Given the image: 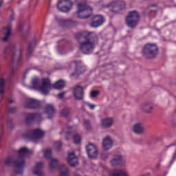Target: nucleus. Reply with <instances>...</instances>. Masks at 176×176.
Instances as JSON below:
<instances>
[{
	"label": "nucleus",
	"instance_id": "0eeeda50",
	"mask_svg": "<svg viewBox=\"0 0 176 176\" xmlns=\"http://www.w3.org/2000/svg\"><path fill=\"white\" fill-rule=\"evenodd\" d=\"M16 47V45L15 43L11 44L8 47L7 52H12V53H13L12 57V61H14V63H19V61L21 60V50L15 52Z\"/></svg>",
	"mask_w": 176,
	"mask_h": 176
},
{
	"label": "nucleus",
	"instance_id": "37998d69",
	"mask_svg": "<svg viewBox=\"0 0 176 176\" xmlns=\"http://www.w3.org/2000/svg\"><path fill=\"white\" fill-rule=\"evenodd\" d=\"M108 157V154H102V159H107Z\"/></svg>",
	"mask_w": 176,
	"mask_h": 176
},
{
	"label": "nucleus",
	"instance_id": "a18cd8bd",
	"mask_svg": "<svg viewBox=\"0 0 176 176\" xmlns=\"http://www.w3.org/2000/svg\"><path fill=\"white\" fill-rule=\"evenodd\" d=\"M153 7H156V4H153L148 6V8H153Z\"/></svg>",
	"mask_w": 176,
	"mask_h": 176
},
{
	"label": "nucleus",
	"instance_id": "2f4dec72",
	"mask_svg": "<svg viewBox=\"0 0 176 176\" xmlns=\"http://www.w3.org/2000/svg\"><path fill=\"white\" fill-rule=\"evenodd\" d=\"M44 156L46 159H52V150L47 149L44 151Z\"/></svg>",
	"mask_w": 176,
	"mask_h": 176
},
{
	"label": "nucleus",
	"instance_id": "4c0bfd02",
	"mask_svg": "<svg viewBox=\"0 0 176 176\" xmlns=\"http://www.w3.org/2000/svg\"><path fill=\"white\" fill-rule=\"evenodd\" d=\"M63 144L61 142H56L54 147L56 148V151H60L61 149V146Z\"/></svg>",
	"mask_w": 176,
	"mask_h": 176
},
{
	"label": "nucleus",
	"instance_id": "c03bdc74",
	"mask_svg": "<svg viewBox=\"0 0 176 176\" xmlns=\"http://www.w3.org/2000/svg\"><path fill=\"white\" fill-rule=\"evenodd\" d=\"M8 102H9V104H13V102H14V100L10 99V100H8Z\"/></svg>",
	"mask_w": 176,
	"mask_h": 176
},
{
	"label": "nucleus",
	"instance_id": "473e14b6",
	"mask_svg": "<svg viewBox=\"0 0 176 176\" xmlns=\"http://www.w3.org/2000/svg\"><path fill=\"white\" fill-rule=\"evenodd\" d=\"M118 10H122L126 6V3L124 1H118Z\"/></svg>",
	"mask_w": 176,
	"mask_h": 176
},
{
	"label": "nucleus",
	"instance_id": "5701e85b",
	"mask_svg": "<svg viewBox=\"0 0 176 176\" xmlns=\"http://www.w3.org/2000/svg\"><path fill=\"white\" fill-rule=\"evenodd\" d=\"M38 119H41V113H28L25 115L26 123L34 122V120H36Z\"/></svg>",
	"mask_w": 176,
	"mask_h": 176
},
{
	"label": "nucleus",
	"instance_id": "f8f14e48",
	"mask_svg": "<svg viewBox=\"0 0 176 176\" xmlns=\"http://www.w3.org/2000/svg\"><path fill=\"white\" fill-rule=\"evenodd\" d=\"M85 87L77 85L73 88V95L76 100H83Z\"/></svg>",
	"mask_w": 176,
	"mask_h": 176
},
{
	"label": "nucleus",
	"instance_id": "412c9836",
	"mask_svg": "<svg viewBox=\"0 0 176 176\" xmlns=\"http://www.w3.org/2000/svg\"><path fill=\"white\" fill-rule=\"evenodd\" d=\"M42 168H43V163L38 162L33 168V174L37 176H42L43 174Z\"/></svg>",
	"mask_w": 176,
	"mask_h": 176
},
{
	"label": "nucleus",
	"instance_id": "a878e982",
	"mask_svg": "<svg viewBox=\"0 0 176 176\" xmlns=\"http://www.w3.org/2000/svg\"><path fill=\"white\" fill-rule=\"evenodd\" d=\"M60 162L57 159H51L50 162V170L53 171L57 168V165L59 164Z\"/></svg>",
	"mask_w": 176,
	"mask_h": 176
},
{
	"label": "nucleus",
	"instance_id": "4be33fe9",
	"mask_svg": "<svg viewBox=\"0 0 176 176\" xmlns=\"http://www.w3.org/2000/svg\"><path fill=\"white\" fill-rule=\"evenodd\" d=\"M153 109H155V107L148 102H145L141 106V110L144 113H152V112H153Z\"/></svg>",
	"mask_w": 176,
	"mask_h": 176
},
{
	"label": "nucleus",
	"instance_id": "f3484780",
	"mask_svg": "<svg viewBox=\"0 0 176 176\" xmlns=\"http://www.w3.org/2000/svg\"><path fill=\"white\" fill-rule=\"evenodd\" d=\"M115 123V120L112 118H106L101 120V126L103 129H109Z\"/></svg>",
	"mask_w": 176,
	"mask_h": 176
},
{
	"label": "nucleus",
	"instance_id": "58836bf2",
	"mask_svg": "<svg viewBox=\"0 0 176 176\" xmlns=\"http://www.w3.org/2000/svg\"><path fill=\"white\" fill-rule=\"evenodd\" d=\"M84 122L85 127H87V129H90V121L85 120Z\"/></svg>",
	"mask_w": 176,
	"mask_h": 176
},
{
	"label": "nucleus",
	"instance_id": "cd10ccee",
	"mask_svg": "<svg viewBox=\"0 0 176 176\" xmlns=\"http://www.w3.org/2000/svg\"><path fill=\"white\" fill-rule=\"evenodd\" d=\"M6 87V80L1 78H0V94H3L6 89L5 87Z\"/></svg>",
	"mask_w": 176,
	"mask_h": 176
},
{
	"label": "nucleus",
	"instance_id": "c85d7f7f",
	"mask_svg": "<svg viewBox=\"0 0 176 176\" xmlns=\"http://www.w3.org/2000/svg\"><path fill=\"white\" fill-rule=\"evenodd\" d=\"M60 24L62 27H69L70 25H72V21L61 19H60Z\"/></svg>",
	"mask_w": 176,
	"mask_h": 176
},
{
	"label": "nucleus",
	"instance_id": "1a4fd4ad",
	"mask_svg": "<svg viewBox=\"0 0 176 176\" xmlns=\"http://www.w3.org/2000/svg\"><path fill=\"white\" fill-rule=\"evenodd\" d=\"M57 8L60 12H69L72 8V2L69 0H60L58 3Z\"/></svg>",
	"mask_w": 176,
	"mask_h": 176
},
{
	"label": "nucleus",
	"instance_id": "6e6552de",
	"mask_svg": "<svg viewBox=\"0 0 176 176\" xmlns=\"http://www.w3.org/2000/svg\"><path fill=\"white\" fill-rule=\"evenodd\" d=\"M131 131L136 135H144L146 133L145 126L142 122H135L131 126Z\"/></svg>",
	"mask_w": 176,
	"mask_h": 176
},
{
	"label": "nucleus",
	"instance_id": "ddd939ff",
	"mask_svg": "<svg viewBox=\"0 0 176 176\" xmlns=\"http://www.w3.org/2000/svg\"><path fill=\"white\" fill-rule=\"evenodd\" d=\"M126 161L123 159V156L121 155H115L113 156L111 160L110 161V164L112 167H116L122 164H124Z\"/></svg>",
	"mask_w": 176,
	"mask_h": 176
},
{
	"label": "nucleus",
	"instance_id": "a19ab883",
	"mask_svg": "<svg viewBox=\"0 0 176 176\" xmlns=\"http://www.w3.org/2000/svg\"><path fill=\"white\" fill-rule=\"evenodd\" d=\"M10 113H14V112H16V107H11L10 109Z\"/></svg>",
	"mask_w": 176,
	"mask_h": 176
},
{
	"label": "nucleus",
	"instance_id": "9b49d317",
	"mask_svg": "<svg viewBox=\"0 0 176 176\" xmlns=\"http://www.w3.org/2000/svg\"><path fill=\"white\" fill-rule=\"evenodd\" d=\"M45 135V132L41 129H34L29 131L28 133V138L30 140H39Z\"/></svg>",
	"mask_w": 176,
	"mask_h": 176
},
{
	"label": "nucleus",
	"instance_id": "c9c22d12",
	"mask_svg": "<svg viewBox=\"0 0 176 176\" xmlns=\"http://www.w3.org/2000/svg\"><path fill=\"white\" fill-rule=\"evenodd\" d=\"M33 52H34V47H32L31 45H29L28 48V54H27L28 57L31 56Z\"/></svg>",
	"mask_w": 176,
	"mask_h": 176
},
{
	"label": "nucleus",
	"instance_id": "72a5a7b5",
	"mask_svg": "<svg viewBox=\"0 0 176 176\" xmlns=\"http://www.w3.org/2000/svg\"><path fill=\"white\" fill-rule=\"evenodd\" d=\"M60 176H68V169L63 166V170H60Z\"/></svg>",
	"mask_w": 176,
	"mask_h": 176
},
{
	"label": "nucleus",
	"instance_id": "aec40b11",
	"mask_svg": "<svg viewBox=\"0 0 176 176\" xmlns=\"http://www.w3.org/2000/svg\"><path fill=\"white\" fill-rule=\"evenodd\" d=\"M104 23V18L101 16H95L93 18L92 22L91 23V27H94V28H97V27H100Z\"/></svg>",
	"mask_w": 176,
	"mask_h": 176
},
{
	"label": "nucleus",
	"instance_id": "6ab92c4d",
	"mask_svg": "<svg viewBox=\"0 0 176 176\" xmlns=\"http://www.w3.org/2000/svg\"><path fill=\"white\" fill-rule=\"evenodd\" d=\"M45 113L47 114L49 119H52L56 115V108L53 104H46Z\"/></svg>",
	"mask_w": 176,
	"mask_h": 176
},
{
	"label": "nucleus",
	"instance_id": "ea45409f",
	"mask_svg": "<svg viewBox=\"0 0 176 176\" xmlns=\"http://www.w3.org/2000/svg\"><path fill=\"white\" fill-rule=\"evenodd\" d=\"M64 96H65V92H62L58 95V98H64Z\"/></svg>",
	"mask_w": 176,
	"mask_h": 176
},
{
	"label": "nucleus",
	"instance_id": "79ce46f5",
	"mask_svg": "<svg viewBox=\"0 0 176 176\" xmlns=\"http://www.w3.org/2000/svg\"><path fill=\"white\" fill-rule=\"evenodd\" d=\"M88 107H89L90 109H94L96 108V105L91 104H88Z\"/></svg>",
	"mask_w": 176,
	"mask_h": 176
},
{
	"label": "nucleus",
	"instance_id": "de8ad7c7",
	"mask_svg": "<svg viewBox=\"0 0 176 176\" xmlns=\"http://www.w3.org/2000/svg\"><path fill=\"white\" fill-rule=\"evenodd\" d=\"M19 30H21V25H19Z\"/></svg>",
	"mask_w": 176,
	"mask_h": 176
},
{
	"label": "nucleus",
	"instance_id": "b1692460",
	"mask_svg": "<svg viewBox=\"0 0 176 176\" xmlns=\"http://www.w3.org/2000/svg\"><path fill=\"white\" fill-rule=\"evenodd\" d=\"M3 34L4 36L3 37V42H8L12 35V26L8 25L3 30Z\"/></svg>",
	"mask_w": 176,
	"mask_h": 176
},
{
	"label": "nucleus",
	"instance_id": "9d476101",
	"mask_svg": "<svg viewBox=\"0 0 176 176\" xmlns=\"http://www.w3.org/2000/svg\"><path fill=\"white\" fill-rule=\"evenodd\" d=\"M86 149L89 159H96L98 156V151H97V146L96 145L89 143L86 146Z\"/></svg>",
	"mask_w": 176,
	"mask_h": 176
},
{
	"label": "nucleus",
	"instance_id": "f257e3e1",
	"mask_svg": "<svg viewBox=\"0 0 176 176\" xmlns=\"http://www.w3.org/2000/svg\"><path fill=\"white\" fill-rule=\"evenodd\" d=\"M93 38L97 39V35L94 32H82L78 33L76 35V39L80 41V39H85L84 41L80 43V51L82 52L83 54H90L94 50V41H93Z\"/></svg>",
	"mask_w": 176,
	"mask_h": 176
},
{
	"label": "nucleus",
	"instance_id": "f03ea898",
	"mask_svg": "<svg viewBox=\"0 0 176 176\" xmlns=\"http://www.w3.org/2000/svg\"><path fill=\"white\" fill-rule=\"evenodd\" d=\"M18 157L14 162V166L15 167L16 174H23V168H24V165L25 162L24 160V156L30 155L32 151H30L27 147L21 148L17 152Z\"/></svg>",
	"mask_w": 176,
	"mask_h": 176
},
{
	"label": "nucleus",
	"instance_id": "4468645a",
	"mask_svg": "<svg viewBox=\"0 0 176 176\" xmlns=\"http://www.w3.org/2000/svg\"><path fill=\"white\" fill-rule=\"evenodd\" d=\"M25 108L30 109H38L41 107V102L35 99H28L25 103Z\"/></svg>",
	"mask_w": 176,
	"mask_h": 176
},
{
	"label": "nucleus",
	"instance_id": "a211bd4d",
	"mask_svg": "<svg viewBox=\"0 0 176 176\" xmlns=\"http://www.w3.org/2000/svg\"><path fill=\"white\" fill-rule=\"evenodd\" d=\"M102 145L104 151H109V149H111L112 148V145H113L112 138H111V137L109 136L104 138L103 139Z\"/></svg>",
	"mask_w": 176,
	"mask_h": 176
},
{
	"label": "nucleus",
	"instance_id": "f704fd0d",
	"mask_svg": "<svg viewBox=\"0 0 176 176\" xmlns=\"http://www.w3.org/2000/svg\"><path fill=\"white\" fill-rule=\"evenodd\" d=\"M98 94H100V91H91L90 97L91 98H96Z\"/></svg>",
	"mask_w": 176,
	"mask_h": 176
},
{
	"label": "nucleus",
	"instance_id": "7ed1b4c3",
	"mask_svg": "<svg viewBox=\"0 0 176 176\" xmlns=\"http://www.w3.org/2000/svg\"><path fill=\"white\" fill-rule=\"evenodd\" d=\"M41 85H39V78L34 77L32 80V87L30 89L39 90L43 94H47L49 89H50V80L49 78H43L41 80Z\"/></svg>",
	"mask_w": 176,
	"mask_h": 176
},
{
	"label": "nucleus",
	"instance_id": "2eb2a0df",
	"mask_svg": "<svg viewBox=\"0 0 176 176\" xmlns=\"http://www.w3.org/2000/svg\"><path fill=\"white\" fill-rule=\"evenodd\" d=\"M67 163L71 167H75L79 164L78 157L74 153H69L67 157Z\"/></svg>",
	"mask_w": 176,
	"mask_h": 176
},
{
	"label": "nucleus",
	"instance_id": "dca6fc26",
	"mask_svg": "<svg viewBox=\"0 0 176 176\" xmlns=\"http://www.w3.org/2000/svg\"><path fill=\"white\" fill-rule=\"evenodd\" d=\"M74 63L76 65V68L75 72L72 74V78H76L78 75H82L86 69H85V67L80 65V62L74 61Z\"/></svg>",
	"mask_w": 176,
	"mask_h": 176
},
{
	"label": "nucleus",
	"instance_id": "e433bc0d",
	"mask_svg": "<svg viewBox=\"0 0 176 176\" xmlns=\"http://www.w3.org/2000/svg\"><path fill=\"white\" fill-rule=\"evenodd\" d=\"M4 164L6 166H10V164H12V157H7L4 161Z\"/></svg>",
	"mask_w": 176,
	"mask_h": 176
},
{
	"label": "nucleus",
	"instance_id": "c756f323",
	"mask_svg": "<svg viewBox=\"0 0 176 176\" xmlns=\"http://www.w3.org/2000/svg\"><path fill=\"white\" fill-rule=\"evenodd\" d=\"M71 115V111L69 109H63L60 112V116L62 118H68Z\"/></svg>",
	"mask_w": 176,
	"mask_h": 176
},
{
	"label": "nucleus",
	"instance_id": "423d86ee",
	"mask_svg": "<svg viewBox=\"0 0 176 176\" xmlns=\"http://www.w3.org/2000/svg\"><path fill=\"white\" fill-rule=\"evenodd\" d=\"M140 21V13L138 11L133 10L129 12L126 17V24L129 28H135Z\"/></svg>",
	"mask_w": 176,
	"mask_h": 176
},
{
	"label": "nucleus",
	"instance_id": "393cba45",
	"mask_svg": "<svg viewBox=\"0 0 176 176\" xmlns=\"http://www.w3.org/2000/svg\"><path fill=\"white\" fill-rule=\"evenodd\" d=\"M118 5V1H112L107 5V8L110 9L111 12H118V10H119Z\"/></svg>",
	"mask_w": 176,
	"mask_h": 176
},
{
	"label": "nucleus",
	"instance_id": "49530a36",
	"mask_svg": "<svg viewBox=\"0 0 176 176\" xmlns=\"http://www.w3.org/2000/svg\"><path fill=\"white\" fill-rule=\"evenodd\" d=\"M2 3H3V1H0V7L2 6Z\"/></svg>",
	"mask_w": 176,
	"mask_h": 176
},
{
	"label": "nucleus",
	"instance_id": "bb28decb",
	"mask_svg": "<svg viewBox=\"0 0 176 176\" xmlns=\"http://www.w3.org/2000/svg\"><path fill=\"white\" fill-rule=\"evenodd\" d=\"M53 87L57 90H61V89H64V87H65V81L60 80L55 82V85H53Z\"/></svg>",
	"mask_w": 176,
	"mask_h": 176
},
{
	"label": "nucleus",
	"instance_id": "39448f33",
	"mask_svg": "<svg viewBox=\"0 0 176 176\" xmlns=\"http://www.w3.org/2000/svg\"><path fill=\"white\" fill-rule=\"evenodd\" d=\"M78 11L77 17L79 19H87V17L91 16L93 8L86 4V1L82 3H78L77 4Z\"/></svg>",
	"mask_w": 176,
	"mask_h": 176
},
{
	"label": "nucleus",
	"instance_id": "7c9ffc66",
	"mask_svg": "<svg viewBox=\"0 0 176 176\" xmlns=\"http://www.w3.org/2000/svg\"><path fill=\"white\" fill-rule=\"evenodd\" d=\"M81 140H82V138H80V135H79L78 134H75L73 135V140L74 144H79Z\"/></svg>",
	"mask_w": 176,
	"mask_h": 176
},
{
	"label": "nucleus",
	"instance_id": "20e7f679",
	"mask_svg": "<svg viewBox=\"0 0 176 176\" xmlns=\"http://www.w3.org/2000/svg\"><path fill=\"white\" fill-rule=\"evenodd\" d=\"M142 53L145 58L152 60V58H155L157 56L159 47L155 43H147L144 46Z\"/></svg>",
	"mask_w": 176,
	"mask_h": 176
}]
</instances>
